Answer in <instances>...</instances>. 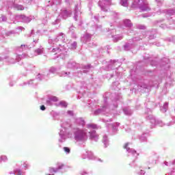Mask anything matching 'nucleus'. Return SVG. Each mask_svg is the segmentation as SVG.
I'll return each instance as SVG.
<instances>
[{
	"instance_id": "423d86ee",
	"label": "nucleus",
	"mask_w": 175,
	"mask_h": 175,
	"mask_svg": "<svg viewBox=\"0 0 175 175\" xmlns=\"http://www.w3.org/2000/svg\"><path fill=\"white\" fill-rule=\"evenodd\" d=\"M122 6H126L128 5V1L126 0H122Z\"/></svg>"
},
{
	"instance_id": "20e7f679",
	"label": "nucleus",
	"mask_w": 175,
	"mask_h": 175,
	"mask_svg": "<svg viewBox=\"0 0 175 175\" xmlns=\"http://www.w3.org/2000/svg\"><path fill=\"white\" fill-rule=\"evenodd\" d=\"M64 150L65 151V152H67V154H69L70 152V149L68 147H64Z\"/></svg>"
},
{
	"instance_id": "9d476101",
	"label": "nucleus",
	"mask_w": 175,
	"mask_h": 175,
	"mask_svg": "<svg viewBox=\"0 0 175 175\" xmlns=\"http://www.w3.org/2000/svg\"><path fill=\"white\" fill-rule=\"evenodd\" d=\"M18 175H21V172L19 171V172H18Z\"/></svg>"
},
{
	"instance_id": "0eeeda50",
	"label": "nucleus",
	"mask_w": 175,
	"mask_h": 175,
	"mask_svg": "<svg viewBox=\"0 0 175 175\" xmlns=\"http://www.w3.org/2000/svg\"><path fill=\"white\" fill-rule=\"evenodd\" d=\"M16 9H18V10H24L23 5H16Z\"/></svg>"
},
{
	"instance_id": "9b49d317",
	"label": "nucleus",
	"mask_w": 175,
	"mask_h": 175,
	"mask_svg": "<svg viewBox=\"0 0 175 175\" xmlns=\"http://www.w3.org/2000/svg\"><path fill=\"white\" fill-rule=\"evenodd\" d=\"M48 175H54V174H48Z\"/></svg>"
},
{
	"instance_id": "1a4fd4ad",
	"label": "nucleus",
	"mask_w": 175,
	"mask_h": 175,
	"mask_svg": "<svg viewBox=\"0 0 175 175\" xmlns=\"http://www.w3.org/2000/svg\"><path fill=\"white\" fill-rule=\"evenodd\" d=\"M40 109L42 110V111H44V110H46V107H44V105H42L40 107Z\"/></svg>"
},
{
	"instance_id": "39448f33",
	"label": "nucleus",
	"mask_w": 175,
	"mask_h": 175,
	"mask_svg": "<svg viewBox=\"0 0 175 175\" xmlns=\"http://www.w3.org/2000/svg\"><path fill=\"white\" fill-rule=\"evenodd\" d=\"M60 105L62 106H63V107H67V106H68V104L66 103H65L64 101L60 102Z\"/></svg>"
},
{
	"instance_id": "7ed1b4c3",
	"label": "nucleus",
	"mask_w": 175,
	"mask_h": 175,
	"mask_svg": "<svg viewBox=\"0 0 175 175\" xmlns=\"http://www.w3.org/2000/svg\"><path fill=\"white\" fill-rule=\"evenodd\" d=\"M50 100H52L53 102H58V98L53 96L50 98Z\"/></svg>"
},
{
	"instance_id": "6e6552de",
	"label": "nucleus",
	"mask_w": 175,
	"mask_h": 175,
	"mask_svg": "<svg viewBox=\"0 0 175 175\" xmlns=\"http://www.w3.org/2000/svg\"><path fill=\"white\" fill-rule=\"evenodd\" d=\"M88 128H93V129H95V128H96V125H95V124H88Z\"/></svg>"
},
{
	"instance_id": "f03ea898",
	"label": "nucleus",
	"mask_w": 175,
	"mask_h": 175,
	"mask_svg": "<svg viewBox=\"0 0 175 175\" xmlns=\"http://www.w3.org/2000/svg\"><path fill=\"white\" fill-rule=\"evenodd\" d=\"M0 161H8V157L5 156V155H3L0 157Z\"/></svg>"
},
{
	"instance_id": "f257e3e1",
	"label": "nucleus",
	"mask_w": 175,
	"mask_h": 175,
	"mask_svg": "<svg viewBox=\"0 0 175 175\" xmlns=\"http://www.w3.org/2000/svg\"><path fill=\"white\" fill-rule=\"evenodd\" d=\"M62 166L64 165H61L58 168L50 167L49 170L51 173H53V172L55 173L57 170H59V169H62Z\"/></svg>"
}]
</instances>
